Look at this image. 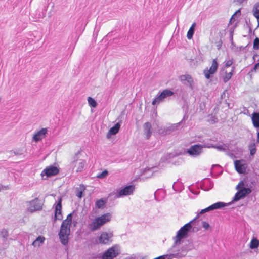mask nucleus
Here are the masks:
<instances>
[{
  "label": "nucleus",
  "mask_w": 259,
  "mask_h": 259,
  "mask_svg": "<svg viewBox=\"0 0 259 259\" xmlns=\"http://www.w3.org/2000/svg\"><path fill=\"white\" fill-rule=\"evenodd\" d=\"M174 92L169 89H165L162 92H159L156 97L152 101V104L153 105H155L162 102L164 99L174 95Z\"/></svg>",
  "instance_id": "obj_3"
},
{
  "label": "nucleus",
  "mask_w": 259,
  "mask_h": 259,
  "mask_svg": "<svg viewBox=\"0 0 259 259\" xmlns=\"http://www.w3.org/2000/svg\"><path fill=\"white\" fill-rule=\"evenodd\" d=\"M166 255H161L155 258V259H166Z\"/></svg>",
  "instance_id": "obj_63"
},
{
  "label": "nucleus",
  "mask_w": 259,
  "mask_h": 259,
  "mask_svg": "<svg viewBox=\"0 0 259 259\" xmlns=\"http://www.w3.org/2000/svg\"><path fill=\"white\" fill-rule=\"evenodd\" d=\"M219 35L220 36L219 39H213L212 40H211V42L215 44L218 49L219 50L222 47L223 42L221 39L222 34H221V33L220 32L219 33Z\"/></svg>",
  "instance_id": "obj_33"
},
{
  "label": "nucleus",
  "mask_w": 259,
  "mask_h": 259,
  "mask_svg": "<svg viewBox=\"0 0 259 259\" xmlns=\"http://www.w3.org/2000/svg\"><path fill=\"white\" fill-rule=\"evenodd\" d=\"M121 124L120 122L116 123L113 126L111 127L107 134L106 137L107 139L111 138L112 135H115L118 133L120 128Z\"/></svg>",
  "instance_id": "obj_15"
},
{
  "label": "nucleus",
  "mask_w": 259,
  "mask_h": 259,
  "mask_svg": "<svg viewBox=\"0 0 259 259\" xmlns=\"http://www.w3.org/2000/svg\"><path fill=\"white\" fill-rule=\"evenodd\" d=\"M11 152L14 153L15 155H21L22 154V151L20 149H16L12 150L11 151Z\"/></svg>",
  "instance_id": "obj_49"
},
{
  "label": "nucleus",
  "mask_w": 259,
  "mask_h": 259,
  "mask_svg": "<svg viewBox=\"0 0 259 259\" xmlns=\"http://www.w3.org/2000/svg\"><path fill=\"white\" fill-rule=\"evenodd\" d=\"M59 172V169L57 167L54 165H50L47 167L42 170L41 173V176L42 178L46 176V178H44V179L46 180L48 178L58 175Z\"/></svg>",
  "instance_id": "obj_6"
},
{
  "label": "nucleus",
  "mask_w": 259,
  "mask_h": 259,
  "mask_svg": "<svg viewBox=\"0 0 259 259\" xmlns=\"http://www.w3.org/2000/svg\"><path fill=\"white\" fill-rule=\"evenodd\" d=\"M243 186H244V183L243 181H241L237 185L236 189L239 190V189H240Z\"/></svg>",
  "instance_id": "obj_54"
},
{
  "label": "nucleus",
  "mask_w": 259,
  "mask_h": 259,
  "mask_svg": "<svg viewBox=\"0 0 259 259\" xmlns=\"http://www.w3.org/2000/svg\"><path fill=\"white\" fill-rule=\"evenodd\" d=\"M235 70V67H231V70L230 72H227L225 69L222 68L220 71V78L223 79L224 83L227 82L232 77Z\"/></svg>",
  "instance_id": "obj_10"
},
{
  "label": "nucleus",
  "mask_w": 259,
  "mask_h": 259,
  "mask_svg": "<svg viewBox=\"0 0 259 259\" xmlns=\"http://www.w3.org/2000/svg\"><path fill=\"white\" fill-rule=\"evenodd\" d=\"M230 204V203H226L225 202L219 201L213 204V205L214 207V209L217 210L222 209L225 206L229 205Z\"/></svg>",
  "instance_id": "obj_30"
},
{
  "label": "nucleus",
  "mask_w": 259,
  "mask_h": 259,
  "mask_svg": "<svg viewBox=\"0 0 259 259\" xmlns=\"http://www.w3.org/2000/svg\"><path fill=\"white\" fill-rule=\"evenodd\" d=\"M248 0H234V2H238L239 4H242L243 2H245L246 3Z\"/></svg>",
  "instance_id": "obj_60"
},
{
  "label": "nucleus",
  "mask_w": 259,
  "mask_h": 259,
  "mask_svg": "<svg viewBox=\"0 0 259 259\" xmlns=\"http://www.w3.org/2000/svg\"><path fill=\"white\" fill-rule=\"evenodd\" d=\"M259 246V241L256 238L253 237L250 243V248L251 249L257 248Z\"/></svg>",
  "instance_id": "obj_31"
},
{
  "label": "nucleus",
  "mask_w": 259,
  "mask_h": 259,
  "mask_svg": "<svg viewBox=\"0 0 259 259\" xmlns=\"http://www.w3.org/2000/svg\"><path fill=\"white\" fill-rule=\"evenodd\" d=\"M188 115L187 114V113L186 112L183 116L182 120L180 122H179L178 123V124L180 125V124H182L184 122H185L188 119Z\"/></svg>",
  "instance_id": "obj_50"
},
{
  "label": "nucleus",
  "mask_w": 259,
  "mask_h": 259,
  "mask_svg": "<svg viewBox=\"0 0 259 259\" xmlns=\"http://www.w3.org/2000/svg\"><path fill=\"white\" fill-rule=\"evenodd\" d=\"M108 175V171L107 170H104L102 172L99 173L97 177L99 179H104L106 178Z\"/></svg>",
  "instance_id": "obj_43"
},
{
  "label": "nucleus",
  "mask_w": 259,
  "mask_h": 259,
  "mask_svg": "<svg viewBox=\"0 0 259 259\" xmlns=\"http://www.w3.org/2000/svg\"><path fill=\"white\" fill-rule=\"evenodd\" d=\"M59 232H68V234L70 233V226L65 225L64 222H62L60 230Z\"/></svg>",
  "instance_id": "obj_34"
},
{
  "label": "nucleus",
  "mask_w": 259,
  "mask_h": 259,
  "mask_svg": "<svg viewBox=\"0 0 259 259\" xmlns=\"http://www.w3.org/2000/svg\"><path fill=\"white\" fill-rule=\"evenodd\" d=\"M47 132V128H41L33 135V140L36 142L40 141L43 138L45 137Z\"/></svg>",
  "instance_id": "obj_16"
},
{
  "label": "nucleus",
  "mask_w": 259,
  "mask_h": 259,
  "mask_svg": "<svg viewBox=\"0 0 259 259\" xmlns=\"http://www.w3.org/2000/svg\"><path fill=\"white\" fill-rule=\"evenodd\" d=\"M66 220H67V222H68L69 223H70V225H71V223H72V213L69 214L67 215Z\"/></svg>",
  "instance_id": "obj_52"
},
{
  "label": "nucleus",
  "mask_w": 259,
  "mask_h": 259,
  "mask_svg": "<svg viewBox=\"0 0 259 259\" xmlns=\"http://www.w3.org/2000/svg\"><path fill=\"white\" fill-rule=\"evenodd\" d=\"M230 40L232 45H234V43L233 42V36H230Z\"/></svg>",
  "instance_id": "obj_64"
},
{
  "label": "nucleus",
  "mask_w": 259,
  "mask_h": 259,
  "mask_svg": "<svg viewBox=\"0 0 259 259\" xmlns=\"http://www.w3.org/2000/svg\"><path fill=\"white\" fill-rule=\"evenodd\" d=\"M233 63V59H232L231 60H225L224 62V66L223 67V68H228L230 66H232V65Z\"/></svg>",
  "instance_id": "obj_41"
},
{
  "label": "nucleus",
  "mask_w": 259,
  "mask_h": 259,
  "mask_svg": "<svg viewBox=\"0 0 259 259\" xmlns=\"http://www.w3.org/2000/svg\"><path fill=\"white\" fill-rule=\"evenodd\" d=\"M205 184H206L207 185L209 186V187L208 188L204 189L205 191H208V190H210L211 189H212L213 188V185H214L213 182H212L210 180H207L205 181Z\"/></svg>",
  "instance_id": "obj_44"
},
{
  "label": "nucleus",
  "mask_w": 259,
  "mask_h": 259,
  "mask_svg": "<svg viewBox=\"0 0 259 259\" xmlns=\"http://www.w3.org/2000/svg\"><path fill=\"white\" fill-rule=\"evenodd\" d=\"M88 102L89 105L91 107L95 108L97 107L98 105L97 102L96 101V100L91 97H89L88 98Z\"/></svg>",
  "instance_id": "obj_38"
},
{
  "label": "nucleus",
  "mask_w": 259,
  "mask_h": 259,
  "mask_svg": "<svg viewBox=\"0 0 259 259\" xmlns=\"http://www.w3.org/2000/svg\"><path fill=\"white\" fill-rule=\"evenodd\" d=\"M203 152V147L202 144H196L192 145L187 150V153L194 157L199 156Z\"/></svg>",
  "instance_id": "obj_7"
},
{
  "label": "nucleus",
  "mask_w": 259,
  "mask_h": 259,
  "mask_svg": "<svg viewBox=\"0 0 259 259\" xmlns=\"http://www.w3.org/2000/svg\"><path fill=\"white\" fill-rule=\"evenodd\" d=\"M244 186L246 188H250V190H252V191L253 190V188L256 185V182L254 180L247 179L246 181L244 182Z\"/></svg>",
  "instance_id": "obj_25"
},
{
  "label": "nucleus",
  "mask_w": 259,
  "mask_h": 259,
  "mask_svg": "<svg viewBox=\"0 0 259 259\" xmlns=\"http://www.w3.org/2000/svg\"><path fill=\"white\" fill-rule=\"evenodd\" d=\"M236 170L240 174H244L247 168L246 164L242 163L240 160H236L234 161Z\"/></svg>",
  "instance_id": "obj_12"
},
{
  "label": "nucleus",
  "mask_w": 259,
  "mask_h": 259,
  "mask_svg": "<svg viewBox=\"0 0 259 259\" xmlns=\"http://www.w3.org/2000/svg\"><path fill=\"white\" fill-rule=\"evenodd\" d=\"M62 199L60 197L58 199L57 203L55 205V214L53 221L54 223H55L57 220H62L63 219V215L62 214Z\"/></svg>",
  "instance_id": "obj_8"
},
{
  "label": "nucleus",
  "mask_w": 259,
  "mask_h": 259,
  "mask_svg": "<svg viewBox=\"0 0 259 259\" xmlns=\"http://www.w3.org/2000/svg\"><path fill=\"white\" fill-rule=\"evenodd\" d=\"M196 24L195 22L193 23L190 28H189L190 29H192V30H195V27H196Z\"/></svg>",
  "instance_id": "obj_59"
},
{
  "label": "nucleus",
  "mask_w": 259,
  "mask_h": 259,
  "mask_svg": "<svg viewBox=\"0 0 259 259\" xmlns=\"http://www.w3.org/2000/svg\"><path fill=\"white\" fill-rule=\"evenodd\" d=\"M165 255H166V258H167V259H172L173 258H181L183 256H185V254L182 253L181 252H178L176 253H170L169 254H165Z\"/></svg>",
  "instance_id": "obj_27"
},
{
  "label": "nucleus",
  "mask_w": 259,
  "mask_h": 259,
  "mask_svg": "<svg viewBox=\"0 0 259 259\" xmlns=\"http://www.w3.org/2000/svg\"><path fill=\"white\" fill-rule=\"evenodd\" d=\"M82 189L79 190L78 188H77L76 192V196L78 197L79 198H81L83 197V191L85 190V187L83 185H82Z\"/></svg>",
  "instance_id": "obj_40"
},
{
  "label": "nucleus",
  "mask_w": 259,
  "mask_h": 259,
  "mask_svg": "<svg viewBox=\"0 0 259 259\" xmlns=\"http://www.w3.org/2000/svg\"><path fill=\"white\" fill-rule=\"evenodd\" d=\"M198 215L195 218L185 224L177 232L176 236L174 238L175 239L174 243L172 248H174L177 244H180L182 243V239L186 238L188 236V234L191 231L192 229V223L195 222Z\"/></svg>",
  "instance_id": "obj_1"
},
{
  "label": "nucleus",
  "mask_w": 259,
  "mask_h": 259,
  "mask_svg": "<svg viewBox=\"0 0 259 259\" xmlns=\"http://www.w3.org/2000/svg\"><path fill=\"white\" fill-rule=\"evenodd\" d=\"M119 245L115 244L104 251L100 256L102 259H113L119 254Z\"/></svg>",
  "instance_id": "obj_2"
},
{
  "label": "nucleus",
  "mask_w": 259,
  "mask_h": 259,
  "mask_svg": "<svg viewBox=\"0 0 259 259\" xmlns=\"http://www.w3.org/2000/svg\"><path fill=\"white\" fill-rule=\"evenodd\" d=\"M202 146L203 147V148H214V145H213L212 144H209V143H207V144L205 143L203 145L202 144Z\"/></svg>",
  "instance_id": "obj_53"
},
{
  "label": "nucleus",
  "mask_w": 259,
  "mask_h": 259,
  "mask_svg": "<svg viewBox=\"0 0 259 259\" xmlns=\"http://www.w3.org/2000/svg\"><path fill=\"white\" fill-rule=\"evenodd\" d=\"M194 248V245L192 241L191 240H188L183 245V246L181 248V252L182 253H184L186 255V253L188 251L193 249Z\"/></svg>",
  "instance_id": "obj_14"
},
{
  "label": "nucleus",
  "mask_w": 259,
  "mask_h": 259,
  "mask_svg": "<svg viewBox=\"0 0 259 259\" xmlns=\"http://www.w3.org/2000/svg\"><path fill=\"white\" fill-rule=\"evenodd\" d=\"M172 189L177 192H181L184 190V186L183 183L179 182V179H178L176 182L174 183Z\"/></svg>",
  "instance_id": "obj_20"
},
{
  "label": "nucleus",
  "mask_w": 259,
  "mask_h": 259,
  "mask_svg": "<svg viewBox=\"0 0 259 259\" xmlns=\"http://www.w3.org/2000/svg\"><path fill=\"white\" fill-rule=\"evenodd\" d=\"M239 191L244 198L246 197L252 192V190H250L249 188H246L245 186L239 189Z\"/></svg>",
  "instance_id": "obj_26"
},
{
  "label": "nucleus",
  "mask_w": 259,
  "mask_h": 259,
  "mask_svg": "<svg viewBox=\"0 0 259 259\" xmlns=\"http://www.w3.org/2000/svg\"><path fill=\"white\" fill-rule=\"evenodd\" d=\"M229 144L228 143L223 144V145H214V148L217 149L220 151H226L229 149Z\"/></svg>",
  "instance_id": "obj_29"
},
{
  "label": "nucleus",
  "mask_w": 259,
  "mask_h": 259,
  "mask_svg": "<svg viewBox=\"0 0 259 259\" xmlns=\"http://www.w3.org/2000/svg\"><path fill=\"white\" fill-rule=\"evenodd\" d=\"M251 119L253 126L259 128V112H254L252 114Z\"/></svg>",
  "instance_id": "obj_21"
},
{
  "label": "nucleus",
  "mask_w": 259,
  "mask_h": 259,
  "mask_svg": "<svg viewBox=\"0 0 259 259\" xmlns=\"http://www.w3.org/2000/svg\"><path fill=\"white\" fill-rule=\"evenodd\" d=\"M208 121L211 124H214L215 123L218 122V119L215 116L212 115L210 117V119L208 120Z\"/></svg>",
  "instance_id": "obj_47"
},
{
  "label": "nucleus",
  "mask_w": 259,
  "mask_h": 259,
  "mask_svg": "<svg viewBox=\"0 0 259 259\" xmlns=\"http://www.w3.org/2000/svg\"><path fill=\"white\" fill-rule=\"evenodd\" d=\"M236 27V24H235L233 27H232V28H231L230 29V30H229L230 36H232V35L233 36L234 31V29Z\"/></svg>",
  "instance_id": "obj_55"
},
{
  "label": "nucleus",
  "mask_w": 259,
  "mask_h": 259,
  "mask_svg": "<svg viewBox=\"0 0 259 259\" xmlns=\"http://www.w3.org/2000/svg\"><path fill=\"white\" fill-rule=\"evenodd\" d=\"M70 234H68V232H59L58 235L61 243L63 245H66L68 243V236Z\"/></svg>",
  "instance_id": "obj_18"
},
{
  "label": "nucleus",
  "mask_w": 259,
  "mask_h": 259,
  "mask_svg": "<svg viewBox=\"0 0 259 259\" xmlns=\"http://www.w3.org/2000/svg\"><path fill=\"white\" fill-rule=\"evenodd\" d=\"M112 236V233H110L109 234L106 232H103L99 237V242L101 244H107L109 240V238Z\"/></svg>",
  "instance_id": "obj_17"
},
{
  "label": "nucleus",
  "mask_w": 259,
  "mask_h": 259,
  "mask_svg": "<svg viewBox=\"0 0 259 259\" xmlns=\"http://www.w3.org/2000/svg\"><path fill=\"white\" fill-rule=\"evenodd\" d=\"M253 49L255 50L259 49V38L256 37L253 41Z\"/></svg>",
  "instance_id": "obj_45"
},
{
  "label": "nucleus",
  "mask_w": 259,
  "mask_h": 259,
  "mask_svg": "<svg viewBox=\"0 0 259 259\" xmlns=\"http://www.w3.org/2000/svg\"><path fill=\"white\" fill-rule=\"evenodd\" d=\"M179 125H178L177 123V125H172L171 126L167 127L165 131V134H169L172 131H175Z\"/></svg>",
  "instance_id": "obj_42"
},
{
  "label": "nucleus",
  "mask_w": 259,
  "mask_h": 259,
  "mask_svg": "<svg viewBox=\"0 0 259 259\" xmlns=\"http://www.w3.org/2000/svg\"><path fill=\"white\" fill-rule=\"evenodd\" d=\"M85 165H86V161L85 160H83V159L79 160L78 167H77V169L76 170V172H82L83 170Z\"/></svg>",
  "instance_id": "obj_28"
},
{
  "label": "nucleus",
  "mask_w": 259,
  "mask_h": 259,
  "mask_svg": "<svg viewBox=\"0 0 259 259\" xmlns=\"http://www.w3.org/2000/svg\"><path fill=\"white\" fill-rule=\"evenodd\" d=\"M234 20H235V16L232 15L231 18L230 19V21H229L228 25H231L232 24L233 22L234 21Z\"/></svg>",
  "instance_id": "obj_58"
},
{
  "label": "nucleus",
  "mask_w": 259,
  "mask_h": 259,
  "mask_svg": "<svg viewBox=\"0 0 259 259\" xmlns=\"http://www.w3.org/2000/svg\"><path fill=\"white\" fill-rule=\"evenodd\" d=\"M207 208H208V209L209 211L214 210L213 204H212L210 206L207 207Z\"/></svg>",
  "instance_id": "obj_62"
},
{
  "label": "nucleus",
  "mask_w": 259,
  "mask_h": 259,
  "mask_svg": "<svg viewBox=\"0 0 259 259\" xmlns=\"http://www.w3.org/2000/svg\"><path fill=\"white\" fill-rule=\"evenodd\" d=\"M180 80L185 85L188 86L191 90L194 89V80L189 74L182 75L179 77Z\"/></svg>",
  "instance_id": "obj_9"
},
{
  "label": "nucleus",
  "mask_w": 259,
  "mask_h": 259,
  "mask_svg": "<svg viewBox=\"0 0 259 259\" xmlns=\"http://www.w3.org/2000/svg\"><path fill=\"white\" fill-rule=\"evenodd\" d=\"M218 65L219 64L217 62V59H214L212 60V64L210 68L208 69L207 68L203 70V74L207 79H210L211 78L212 75L217 72Z\"/></svg>",
  "instance_id": "obj_4"
},
{
  "label": "nucleus",
  "mask_w": 259,
  "mask_h": 259,
  "mask_svg": "<svg viewBox=\"0 0 259 259\" xmlns=\"http://www.w3.org/2000/svg\"><path fill=\"white\" fill-rule=\"evenodd\" d=\"M248 148L250 150V155L253 156L256 152L255 143H250L248 146Z\"/></svg>",
  "instance_id": "obj_35"
},
{
  "label": "nucleus",
  "mask_w": 259,
  "mask_h": 259,
  "mask_svg": "<svg viewBox=\"0 0 259 259\" xmlns=\"http://www.w3.org/2000/svg\"><path fill=\"white\" fill-rule=\"evenodd\" d=\"M202 227L205 229L208 230L209 227H210V225L209 223L205 221L202 222Z\"/></svg>",
  "instance_id": "obj_51"
},
{
  "label": "nucleus",
  "mask_w": 259,
  "mask_h": 259,
  "mask_svg": "<svg viewBox=\"0 0 259 259\" xmlns=\"http://www.w3.org/2000/svg\"><path fill=\"white\" fill-rule=\"evenodd\" d=\"M80 152L78 151L77 153H76L74 157H73V161L71 162L70 163V166L74 168L77 164V161H78V155L79 154Z\"/></svg>",
  "instance_id": "obj_39"
},
{
  "label": "nucleus",
  "mask_w": 259,
  "mask_h": 259,
  "mask_svg": "<svg viewBox=\"0 0 259 259\" xmlns=\"http://www.w3.org/2000/svg\"><path fill=\"white\" fill-rule=\"evenodd\" d=\"M209 212L208 208H205L203 209H202L200 212H199V214H203L205 212Z\"/></svg>",
  "instance_id": "obj_57"
},
{
  "label": "nucleus",
  "mask_w": 259,
  "mask_h": 259,
  "mask_svg": "<svg viewBox=\"0 0 259 259\" xmlns=\"http://www.w3.org/2000/svg\"><path fill=\"white\" fill-rule=\"evenodd\" d=\"M206 108V103L204 102H201L199 103V109L200 111H204Z\"/></svg>",
  "instance_id": "obj_48"
},
{
  "label": "nucleus",
  "mask_w": 259,
  "mask_h": 259,
  "mask_svg": "<svg viewBox=\"0 0 259 259\" xmlns=\"http://www.w3.org/2000/svg\"><path fill=\"white\" fill-rule=\"evenodd\" d=\"M45 238L42 236H39L35 241H34L32 243V245L34 246L37 245L39 246V243L37 244V243L39 242L40 243H43L45 241Z\"/></svg>",
  "instance_id": "obj_37"
},
{
  "label": "nucleus",
  "mask_w": 259,
  "mask_h": 259,
  "mask_svg": "<svg viewBox=\"0 0 259 259\" xmlns=\"http://www.w3.org/2000/svg\"><path fill=\"white\" fill-rule=\"evenodd\" d=\"M253 15L257 19L259 17V3H255L252 9Z\"/></svg>",
  "instance_id": "obj_32"
},
{
  "label": "nucleus",
  "mask_w": 259,
  "mask_h": 259,
  "mask_svg": "<svg viewBox=\"0 0 259 259\" xmlns=\"http://www.w3.org/2000/svg\"><path fill=\"white\" fill-rule=\"evenodd\" d=\"M9 232L7 229L3 228L0 230V238L3 243H5L8 240Z\"/></svg>",
  "instance_id": "obj_24"
},
{
  "label": "nucleus",
  "mask_w": 259,
  "mask_h": 259,
  "mask_svg": "<svg viewBox=\"0 0 259 259\" xmlns=\"http://www.w3.org/2000/svg\"><path fill=\"white\" fill-rule=\"evenodd\" d=\"M30 206L28 208V211L33 212L42 209V204L38 198H35L30 202Z\"/></svg>",
  "instance_id": "obj_11"
},
{
  "label": "nucleus",
  "mask_w": 259,
  "mask_h": 259,
  "mask_svg": "<svg viewBox=\"0 0 259 259\" xmlns=\"http://www.w3.org/2000/svg\"><path fill=\"white\" fill-rule=\"evenodd\" d=\"M194 32L195 30L189 29L187 34V38L188 39H191L193 38Z\"/></svg>",
  "instance_id": "obj_46"
},
{
  "label": "nucleus",
  "mask_w": 259,
  "mask_h": 259,
  "mask_svg": "<svg viewBox=\"0 0 259 259\" xmlns=\"http://www.w3.org/2000/svg\"><path fill=\"white\" fill-rule=\"evenodd\" d=\"M104 224L99 221L98 219L96 218L93 223L90 225V229L91 231H94L98 230Z\"/></svg>",
  "instance_id": "obj_19"
},
{
  "label": "nucleus",
  "mask_w": 259,
  "mask_h": 259,
  "mask_svg": "<svg viewBox=\"0 0 259 259\" xmlns=\"http://www.w3.org/2000/svg\"><path fill=\"white\" fill-rule=\"evenodd\" d=\"M244 198V197L241 195L240 191H238L234 195V196L233 198L232 201L230 203L231 204L232 203L234 202H237L240 199Z\"/></svg>",
  "instance_id": "obj_36"
},
{
  "label": "nucleus",
  "mask_w": 259,
  "mask_h": 259,
  "mask_svg": "<svg viewBox=\"0 0 259 259\" xmlns=\"http://www.w3.org/2000/svg\"><path fill=\"white\" fill-rule=\"evenodd\" d=\"M233 15L235 16L236 15L240 16L241 15V8L237 10Z\"/></svg>",
  "instance_id": "obj_56"
},
{
  "label": "nucleus",
  "mask_w": 259,
  "mask_h": 259,
  "mask_svg": "<svg viewBox=\"0 0 259 259\" xmlns=\"http://www.w3.org/2000/svg\"><path fill=\"white\" fill-rule=\"evenodd\" d=\"M99 221L102 223L104 225L107 222H109L111 219V214L110 213H107L97 217Z\"/></svg>",
  "instance_id": "obj_23"
},
{
  "label": "nucleus",
  "mask_w": 259,
  "mask_h": 259,
  "mask_svg": "<svg viewBox=\"0 0 259 259\" xmlns=\"http://www.w3.org/2000/svg\"><path fill=\"white\" fill-rule=\"evenodd\" d=\"M144 134L146 140H148L152 135V128L151 123L149 122H145L143 125Z\"/></svg>",
  "instance_id": "obj_13"
},
{
  "label": "nucleus",
  "mask_w": 259,
  "mask_h": 259,
  "mask_svg": "<svg viewBox=\"0 0 259 259\" xmlns=\"http://www.w3.org/2000/svg\"><path fill=\"white\" fill-rule=\"evenodd\" d=\"M135 189V186L130 185L124 186L119 190L116 195L117 198L122 197L133 194Z\"/></svg>",
  "instance_id": "obj_5"
},
{
  "label": "nucleus",
  "mask_w": 259,
  "mask_h": 259,
  "mask_svg": "<svg viewBox=\"0 0 259 259\" xmlns=\"http://www.w3.org/2000/svg\"><path fill=\"white\" fill-rule=\"evenodd\" d=\"M207 208H208V209L209 211L214 210L213 204H212L210 206L207 207Z\"/></svg>",
  "instance_id": "obj_61"
},
{
  "label": "nucleus",
  "mask_w": 259,
  "mask_h": 259,
  "mask_svg": "<svg viewBox=\"0 0 259 259\" xmlns=\"http://www.w3.org/2000/svg\"><path fill=\"white\" fill-rule=\"evenodd\" d=\"M107 202V198H103L97 200L95 203V206L96 208L102 209L105 207V204Z\"/></svg>",
  "instance_id": "obj_22"
}]
</instances>
